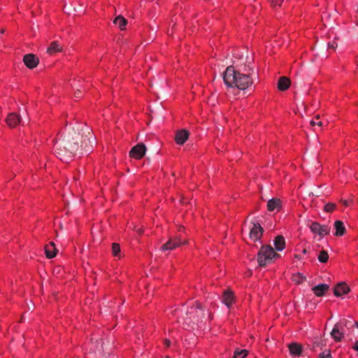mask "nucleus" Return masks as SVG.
Listing matches in <instances>:
<instances>
[{"instance_id":"nucleus-1","label":"nucleus","mask_w":358,"mask_h":358,"mask_svg":"<svg viewBox=\"0 0 358 358\" xmlns=\"http://www.w3.org/2000/svg\"><path fill=\"white\" fill-rule=\"evenodd\" d=\"M66 133L62 139L55 143V155L62 161L67 162L72 155L90 151L94 138L87 127H82Z\"/></svg>"},{"instance_id":"nucleus-2","label":"nucleus","mask_w":358,"mask_h":358,"mask_svg":"<svg viewBox=\"0 0 358 358\" xmlns=\"http://www.w3.org/2000/svg\"><path fill=\"white\" fill-rule=\"evenodd\" d=\"M280 257V255L274 251L271 245H263L257 254V262L260 266L271 264L274 259Z\"/></svg>"},{"instance_id":"nucleus-3","label":"nucleus","mask_w":358,"mask_h":358,"mask_svg":"<svg viewBox=\"0 0 358 358\" xmlns=\"http://www.w3.org/2000/svg\"><path fill=\"white\" fill-rule=\"evenodd\" d=\"M187 317L185 318L186 322L203 323L206 314L204 310L200 303H197L195 306H193L187 311Z\"/></svg>"},{"instance_id":"nucleus-4","label":"nucleus","mask_w":358,"mask_h":358,"mask_svg":"<svg viewBox=\"0 0 358 358\" xmlns=\"http://www.w3.org/2000/svg\"><path fill=\"white\" fill-rule=\"evenodd\" d=\"M238 71L235 70L234 66H229L223 73V80L226 85L229 87H236L238 78Z\"/></svg>"},{"instance_id":"nucleus-5","label":"nucleus","mask_w":358,"mask_h":358,"mask_svg":"<svg viewBox=\"0 0 358 358\" xmlns=\"http://www.w3.org/2000/svg\"><path fill=\"white\" fill-rule=\"evenodd\" d=\"M312 233L318 235L320 238L329 234L331 231L330 227L328 225H321L319 222H312L310 224H308Z\"/></svg>"},{"instance_id":"nucleus-6","label":"nucleus","mask_w":358,"mask_h":358,"mask_svg":"<svg viewBox=\"0 0 358 358\" xmlns=\"http://www.w3.org/2000/svg\"><path fill=\"white\" fill-rule=\"evenodd\" d=\"M186 241H182L180 237L174 236L169 238V240L165 243L161 247V250H173L182 245L186 244Z\"/></svg>"},{"instance_id":"nucleus-7","label":"nucleus","mask_w":358,"mask_h":358,"mask_svg":"<svg viewBox=\"0 0 358 358\" xmlns=\"http://www.w3.org/2000/svg\"><path fill=\"white\" fill-rule=\"evenodd\" d=\"M238 76H239L238 78V80L236 85L238 89L243 90L252 85V80L248 74L241 73V72L238 71Z\"/></svg>"},{"instance_id":"nucleus-8","label":"nucleus","mask_w":358,"mask_h":358,"mask_svg":"<svg viewBox=\"0 0 358 358\" xmlns=\"http://www.w3.org/2000/svg\"><path fill=\"white\" fill-rule=\"evenodd\" d=\"M146 147L143 143H138L129 152V156L136 159H141L145 154Z\"/></svg>"},{"instance_id":"nucleus-9","label":"nucleus","mask_w":358,"mask_h":358,"mask_svg":"<svg viewBox=\"0 0 358 358\" xmlns=\"http://www.w3.org/2000/svg\"><path fill=\"white\" fill-rule=\"evenodd\" d=\"M264 232V229L259 223H253V226L250 229V237L253 241H259Z\"/></svg>"},{"instance_id":"nucleus-10","label":"nucleus","mask_w":358,"mask_h":358,"mask_svg":"<svg viewBox=\"0 0 358 358\" xmlns=\"http://www.w3.org/2000/svg\"><path fill=\"white\" fill-rule=\"evenodd\" d=\"M23 62L27 67L34 69L38 64L39 59L34 54H27L24 56Z\"/></svg>"},{"instance_id":"nucleus-11","label":"nucleus","mask_w":358,"mask_h":358,"mask_svg":"<svg viewBox=\"0 0 358 358\" xmlns=\"http://www.w3.org/2000/svg\"><path fill=\"white\" fill-rule=\"evenodd\" d=\"M21 122V117L16 113H10L6 118V123L9 127L14 128Z\"/></svg>"},{"instance_id":"nucleus-12","label":"nucleus","mask_w":358,"mask_h":358,"mask_svg":"<svg viewBox=\"0 0 358 358\" xmlns=\"http://www.w3.org/2000/svg\"><path fill=\"white\" fill-rule=\"evenodd\" d=\"M330 334L336 342L341 341L344 335V333L343 332V328L341 327V324H338V322L335 324Z\"/></svg>"},{"instance_id":"nucleus-13","label":"nucleus","mask_w":358,"mask_h":358,"mask_svg":"<svg viewBox=\"0 0 358 358\" xmlns=\"http://www.w3.org/2000/svg\"><path fill=\"white\" fill-rule=\"evenodd\" d=\"M189 132L186 129L178 131L175 136V141L178 145H183L189 138Z\"/></svg>"},{"instance_id":"nucleus-14","label":"nucleus","mask_w":358,"mask_h":358,"mask_svg":"<svg viewBox=\"0 0 358 358\" xmlns=\"http://www.w3.org/2000/svg\"><path fill=\"white\" fill-rule=\"evenodd\" d=\"M349 287L345 282H339L334 288V294L336 296H341L343 294L348 293Z\"/></svg>"},{"instance_id":"nucleus-15","label":"nucleus","mask_w":358,"mask_h":358,"mask_svg":"<svg viewBox=\"0 0 358 358\" xmlns=\"http://www.w3.org/2000/svg\"><path fill=\"white\" fill-rule=\"evenodd\" d=\"M281 207V201L278 198H273L268 200L267 203V209L269 211H273L274 210H279Z\"/></svg>"},{"instance_id":"nucleus-16","label":"nucleus","mask_w":358,"mask_h":358,"mask_svg":"<svg viewBox=\"0 0 358 358\" xmlns=\"http://www.w3.org/2000/svg\"><path fill=\"white\" fill-rule=\"evenodd\" d=\"M234 293L230 290H225L222 296V302L227 306L230 307L234 302Z\"/></svg>"},{"instance_id":"nucleus-17","label":"nucleus","mask_w":358,"mask_h":358,"mask_svg":"<svg viewBox=\"0 0 358 358\" xmlns=\"http://www.w3.org/2000/svg\"><path fill=\"white\" fill-rule=\"evenodd\" d=\"M273 244L275 249L278 251H282L285 248V239L282 235L277 236L274 241Z\"/></svg>"},{"instance_id":"nucleus-18","label":"nucleus","mask_w":358,"mask_h":358,"mask_svg":"<svg viewBox=\"0 0 358 358\" xmlns=\"http://www.w3.org/2000/svg\"><path fill=\"white\" fill-rule=\"evenodd\" d=\"M290 83V80L288 78L282 76L278 80V89L280 91H285L289 87Z\"/></svg>"},{"instance_id":"nucleus-19","label":"nucleus","mask_w":358,"mask_h":358,"mask_svg":"<svg viewBox=\"0 0 358 358\" xmlns=\"http://www.w3.org/2000/svg\"><path fill=\"white\" fill-rule=\"evenodd\" d=\"M57 250L55 248V245L53 242H50L48 245L45 247V255L48 259H52L55 257Z\"/></svg>"},{"instance_id":"nucleus-20","label":"nucleus","mask_w":358,"mask_h":358,"mask_svg":"<svg viewBox=\"0 0 358 358\" xmlns=\"http://www.w3.org/2000/svg\"><path fill=\"white\" fill-rule=\"evenodd\" d=\"M328 289L329 285L327 284H320L312 288L313 292L317 296H323Z\"/></svg>"},{"instance_id":"nucleus-21","label":"nucleus","mask_w":358,"mask_h":358,"mask_svg":"<svg viewBox=\"0 0 358 358\" xmlns=\"http://www.w3.org/2000/svg\"><path fill=\"white\" fill-rule=\"evenodd\" d=\"M289 352L293 356H299L302 352V346L296 343H292L289 345Z\"/></svg>"},{"instance_id":"nucleus-22","label":"nucleus","mask_w":358,"mask_h":358,"mask_svg":"<svg viewBox=\"0 0 358 358\" xmlns=\"http://www.w3.org/2000/svg\"><path fill=\"white\" fill-rule=\"evenodd\" d=\"M334 227L336 229V231L334 235L336 236H341L344 235L345 232V227L344 226V224L341 220H336L334 222Z\"/></svg>"},{"instance_id":"nucleus-23","label":"nucleus","mask_w":358,"mask_h":358,"mask_svg":"<svg viewBox=\"0 0 358 358\" xmlns=\"http://www.w3.org/2000/svg\"><path fill=\"white\" fill-rule=\"evenodd\" d=\"M62 51V46L57 41H53L50 43V46L47 49V52L50 55H52L55 52Z\"/></svg>"},{"instance_id":"nucleus-24","label":"nucleus","mask_w":358,"mask_h":358,"mask_svg":"<svg viewBox=\"0 0 358 358\" xmlns=\"http://www.w3.org/2000/svg\"><path fill=\"white\" fill-rule=\"evenodd\" d=\"M113 23L117 25L121 30H123L125 29V26L127 24V20L122 15H118L114 19Z\"/></svg>"},{"instance_id":"nucleus-25","label":"nucleus","mask_w":358,"mask_h":358,"mask_svg":"<svg viewBox=\"0 0 358 358\" xmlns=\"http://www.w3.org/2000/svg\"><path fill=\"white\" fill-rule=\"evenodd\" d=\"M317 259L321 263L327 262V261L329 259L328 252L325 250L320 251Z\"/></svg>"},{"instance_id":"nucleus-26","label":"nucleus","mask_w":358,"mask_h":358,"mask_svg":"<svg viewBox=\"0 0 358 358\" xmlns=\"http://www.w3.org/2000/svg\"><path fill=\"white\" fill-rule=\"evenodd\" d=\"M248 355L246 350H241L240 351H235L234 358H245Z\"/></svg>"},{"instance_id":"nucleus-27","label":"nucleus","mask_w":358,"mask_h":358,"mask_svg":"<svg viewBox=\"0 0 358 358\" xmlns=\"http://www.w3.org/2000/svg\"><path fill=\"white\" fill-rule=\"evenodd\" d=\"M338 324H341V327H345L348 329H350L353 327V321L348 320L345 319H343L338 322Z\"/></svg>"},{"instance_id":"nucleus-28","label":"nucleus","mask_w":358,"mask_h":358,"mask_svg":"<svg viewBox=\"0 0 358 358\" xmlns=\"http://www.w3.org/2000/svg\"><path fill=\"white\" fill-rule=\"evenodd\" d=\"M336 205L334 203H328L324 207V210L325 212L331 213L336 209Z\"/></svg>"},{"instance_id":"nucleus-29","label":"nucleus","mask_w":358,"mask_h":358,"mask_svg":"<svg viewBox=\"0 0 358 358\" xmlns=\"http://www.w3.org/2000/svg\"><path fill=\"white\" fill-rule=\"evenodd\" d=\"M112 252L113 255L115 257H117L120 253V246L118 243H114L112 245Z\"/></svg>"},{"instance_id":"nucleus-30","label":"nucleus","mask_w":358,"mask_h":358,"mask_svg":"<svg viewBox=\"0 0 358 358\" xmlns=\"http://www.w3.org/2000/svg\"><path fill=\"white\" fill-rule=\"evenodd\" d=\"M319 358H332L331 350H326L319 355Z\"/></svg>"},{"instance_id":"nucleus-31","label":"nucleus","mask_w":358,"mask_h":358,"mask_svg":"<svg viewBox=\"0 0 358 358\" xmlns=\"http://www.w3.org/2000/svg\"><path fill=\"white\" fill-rule=\"evenodd\" d=\"M305 280L306 277L301 273H298L294 277V281L298 284L302 283L303 282H304Z\"/></svg>"},{"instance_id":"nucleus-32","label":"nucleus","mask_w":358,"mask_h":358,"mask_svg":"<svg viewBox=\"0 0 358 358\" xmlns=\"http://www.w3.org/2000/svg\"><path fill=\"white\" fill-rule=\"evenodd\" d=\"M283 0H271V3L273 7L280 6Z\"/></svg>"},{"instance_id":"nucleus-33","label":"nucleus","mask_w":358,"mask_h":358,"mask_svg":"<svg viewBox=\"0 0 358 358\" xmlns=\"http://www.w3.org/2000/svg\"><path fill=\"white\" fill-rule=\"evenodd\" d=\"M325 345V343H324V341H316L314 343V347H322Z\"/></svg>"},{"instance_id":"nucleus-34","label":"nucleus","mask_w":358,"mask_h":358,"mask_svg":"<svg viewBox=\"0 0 358 358\" xmlns=\"http://www.w3.org/2000/svg\"><path fill=\"white\" fill-rule=\"evenodd\" d=\"M328 47L329 48H331L333 50H335L337 47V43H335V42H332V43H328Z\"/></svg>"},{"instance_id":"nucleus-35","label":"nucleus","mask_w":358,"mask_h":358,"mask_svg":"<svg viewBox=\"0 0 358 358\" xmlns=\"http://www.w3.org/2000/svg\"><path fill=\"white\" fill-rule=\"evenodd\" d=\"M310 124H311V125H315V124H317V125H318V126L321 127V126H322V121H318V122H317V121L312 120V121L310 122Z\"/></svg>"},{"instance_id":"nucleus-36","label":"nucleus","mask_w":358,"mask_h":358,"mask_svg":"<svg viewBox=\"0 0 358 358\" xmlns=\"http://www.w3.org/2000/svg\"><path fill=\"white\" fill-rule=\"evenodd\" d=\"M74 96L76 98H80L81 96V90L78 89L76 92H75Z\"/></svg>"},{"instance_id":"nucleus-37","label":"nucleus","mask_w":358,"mask_h":358,"mask_svg":"<svg viewBox=\"0 0 358 358\" xmlns=\"http://www.w3.org/2000/svg\"><path fill=\"white\" fill-rule=\"evenodd\" d=\"M342 202L345 206H348L349 205V202L347 200H344Z\"/></svg>"},{"instance_id":"nucleus-38","label":"nucleus","mask_w":358,"mask_h":358,"mask_svg":"<svg viewBox=\"0 0 358 358\" xmlns=\"http://www.w3.org/2000/svg\"><path fill=\"white\" fill-rule=\"evenodd\" d=\"M354 326L358 328V321H353V327Z\"/></svg>"},{"instance_id":"nucleus-39","label":"nucleus","mask_w":358,"mask_h":358,"mask_svg":"<svg viewBox=\"0 0 358 358\" xmlns=\"http://www.w3.org/2000/svg\"><path fill=\"white\" fill-rule=\"evenodd\" d=\"M166 345H169V344H170V341H168V340H166Z\"/></svg>"},{"instance_id":"nucleus-40","label":"nucleus","mask_w":358,"mask_h":358,"mask_svg":"<svg viewBox=\"0 0 358 358\" xmlns=\"http://www.w3.org/2000/svg\"><path fill=\"white\" fill-rule=\"evenodd\" d=\"M166 358H168V357H166Z\"/></svg>"}]
</instances>
